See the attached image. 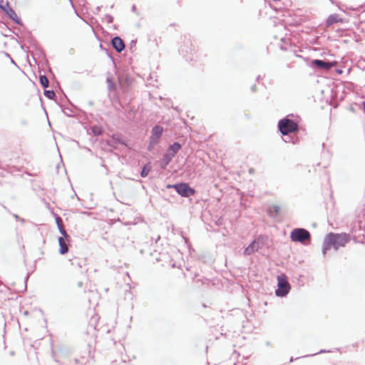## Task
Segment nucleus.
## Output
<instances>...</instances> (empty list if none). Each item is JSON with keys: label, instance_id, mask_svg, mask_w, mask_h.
Returning a JSON list of instances; mask_svg holds the SVG:
<instances>
[{"label": "nucleus", "instance_id": "obj_10", "mask_svg": "<svg viewBox=\"0 0 365 365\" xmlns=\"http://www.w3.org/2000/svg\"><path fill=\"white\" fill-rule=\"evenodd\" d=\"M312 65L317 66L319 68L328 71L332 67L335 66L336 65V62H324L322 60L315 59L312 61Z\"/></svg>", "mask_w": 365, "mask_h": 365}, {"label": "nucleus", "instance_id": "obj_8", "mask_svg": "<svg viewBox=\"0 0 365 365\" xmlns=\"http://www.w3.org/2000/svg\"><path fill=\"white\" fill-rule=\"evenodd\" d=\"M163 128L160 125H155L153 128L150 136V144H156L160 138Z\"/></svg>", "mask_w": 365, "mask_h": 365}, {"label": "nucleus", "instance_id": "obj_11", "mask_svg": "<svg viewBox=\"0 0 365 365\" xmlns=\"http://www.w3.org/2000/svg\"><path fill=\"white\" fill-rule=\"evenodd\" d=\"M112 45L118 52H121L125 48V44L123 41L118 36H116L113 38Z\"/></svg>", "mask_w": 365, "mask_h": 365}, {"label": "nucleus", "instance_id": "obj_4", "mask_svg": "<svg viewBox=\"0 0 365 365\" xmlns=\"http://www.w3.org/2000/svg\"><path fill=\"white\" fill-rule=\"evenodd\" d=\"M277 287L275 292L277 296L284 297L289 292L290 285L284 274H282L277 277Z\"/></svg>", "mask_w": 365, "mask_h": 365}, {"label": "nucleus", "instance_id": "obj_15", "mask_svg": "<svg viewBox=\"0 0 365 365\" xmlns=\"http://www.w3.org/2000/svg\"><path fill=\"white\" fill-rule=\"evenodd\" d=\"M91 130H92V133H93L95 135H101V133H102V132H103V130H102L101 127L98 126V125L93 126V127L91 128Z\"/></svg>", "mask_w": 365, "mask_h": 365}, {"label": "nucleus", "instance_id": "obj_19", "mask_svg": "<svg viewBox=\"0 0 365 365\" xmlns=\"http://www.w3.org/2000/svg\"><path fill=\"white\" fill-rule=\"evenodd\" d=\"M364 216H359V229H363V230H365V223L363 224L362 223V221H361V218H364Z\"/></svg>", "mask_w": 365, "mask_h": 365}, {"label": "nucleus", "instance_id": "obj_14", "mask_svg": "<svg viewBox=\"0 0 365 365\" xmlns=\"http://www.w3.org/2000/svg\"><path fill=\"white\" fill-rule=\"evenodd\" d=\"M40 83L44 88L48 86V80L46 76H40Z\"/></svg>", "mask_w": 365, "mask_h": 365}, {"label": "nucleus", "instance_id": "obj_3", "mask_svg": "<svg viewBox=\"0 0 365 365\" xmlns=\"http://www.w3.org/2000/svg\"><path fill=\"white\" fill-rule=\"evenodd\" d=\"M278 128L280 133L285 135L297 131L298 130V125L289 118H283L278 122Z\"/></svg>", "mask_w": 365, "mask_h": 365}, {"label": "nucleus", "instance_id": "obj_7", "mask_svg": "<svg viewBox=\"0 0 365 365\" xmlns=\"http://www.w3.org/2000/svg\"><path fill=\"white\" fill-rule=\"evenodd\" d=\"M177 192L183 197H189L195 194V190L191 188L187 183H180L172 186Z\"/></svg>", "mask_w": 365, "mask_h": 365}, {"label": "nucleus", "instance_id": "obj_1", "mask_svg": "<svg viewBox=\"0 0 365 365\" xmlns=\"http://www.w3.org/2000/svg\"><path fill=\"white\" fill-rule=\"evenodd\" d=\"M349 241V237L347 234H334L329 233L325 238L324 245V254H326L327 250L333 247L335 250H338L341 247H344L345 245Z\"/></svg>", "mask_w": 365, "mask_h": 365}, {"label": "nucleus", "instance_id": "obj_20", "mask_svg": "<svg viewBox=\"0 0 365 365\" xmlns=\"http://www.w3.org/2000/svg\"><path fill=\"white\" fill-rule=\"evenodd\" d=\"M364 108L365 109V101L363 103Z\"/></svg>", "mask_w": 365, "mask_h": 365}, {"label": "nucleus", "instance_id": "obj_6", "mask_svg": "<svg viewBox=\"0 0 365 365\" xmlns=\"http://www.w3.org/2000/svg\"><path fill=\"white\" fill-rule=\"evenodd\" d=\"M290 238L293 242L304 243L306 240H310V234L303 228H297L292 231Z\"/></svg>", "mask_w": 365, "mask_h": 365}, {"label": "nucleus", "instance_id": "obj_16", "mask_svg": "<svg viewBox=\"0 0 365 365\" xmlns=\"http://www.w3.org/2000/svg\"><path fill=\"white\" fill-rule=\"evenodd\" d=\"M150 170V168L148 165H145L141 171V173H140L141 177L145 178L146 176H148Z\"/></svg>", "mask_w": 365, "mask_h": 365}, {"label": "nucleus", "instance_id": "obj_17", "mask_svg": "<svg viewBox=\"0 0 365 365\" xmlns=\"http://www.w3.org/2000/svg\"><path fill=\"white\" fill-rule=\"evenodd\" d=\"M280 207L279 205H273L272 207L269 208V212L272 213L273 212H275V215H278L280 212Z\"/></svg>", "mask_w": 365, "mask_h": 365}, {"label": "nucleus", "instance_id": "obj_13", "mask_svg": "<svg viewBox=\"0 0 365 365\" xmlns=\"http://www.w3.org/2000/svg\"><path fill=\"white\" fill-rule=\"evenodd\" d=\"M342 19L339 18L337 15H331L328 17L326 21L327 26H329L332 25L333 24L338 23V22H342Z\"/></svg>", "mask_w": 365, "mask_h": 365}, {"label": "nucleus", "instance_id": "obj_18", "mask_svg": "<svg viewBox=\"0 0 365 365\" xmlns=\"http://www.w3.org/2000/svg\"><path fill=\"white\" fill-rule=\"evenodd\" d=\"M44 95L49 99H53L56 96L53 91H45Z\"/></svg>", "mask_w": 365, "mask_h": 365}, {"label": "nucleus", "instance_id": "obj_5", "mask_svg": "<svg viewBox=\"0 0 365 365\" xmlns=\"http://www.w3.org/2000/svg\"><path fill=\"white\" fill-rule=\"evenodd\" d=\"M180 149L181 145L179 143H174L171 145L161 160V167L165 168Z\"/></svg>", "mask_w": 365, "mask_h": 365}, {"label": "nucleus", "instance_id": "obj_2", "mask_svg": "<svg viewBox=\"0 0 365 365\" xmlns=\"http://www.w3.org/2000/svg\"><path fill=\"white\" fill-rule=\"evenodd\" d=\"M56 222L58 226L59 231L62 235L61 237H58V244L60 246L59 252L61 255H65L68 251V242L70 241V237L67 234L66 231L63 228L62 225V220L60 217L56 219Z\"/></svg>", "mask_w": 365, "mask_h": 365}, {"label": "nucleus", "instance_id": "obj_12", "mask_svg": "<svg viewBox=\"0 0 365 365\" xmlns=\"http://www.w3.org/2000/svg\"><path fill=\"white\" fill-rule=\"evenodd\" d=\"M259 247L256 241H253L250 245L244 250V255H250L255 252L257 251Z\"/></svg>", "mask_w": 365, "mask_h": 365}, {"label": "nucleus", "instance_id": "obj_9", "mask_svg": "<svg viewBox=\"0 0 365 365\" xmlns=\"http://www.w3.org/2000/svg\"><path fill=\"white\" fill-rule=\"evenodd\" d=\"M1 9L14 21L18 24H21L20 18L18 16L15 11L11 8L9 4L6 3L5 5H2Z\"/></svg>", "mask_w": 365, "mask_h": 365}]
</instances>
